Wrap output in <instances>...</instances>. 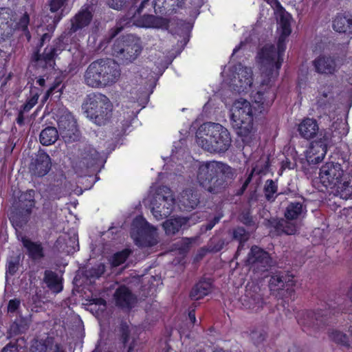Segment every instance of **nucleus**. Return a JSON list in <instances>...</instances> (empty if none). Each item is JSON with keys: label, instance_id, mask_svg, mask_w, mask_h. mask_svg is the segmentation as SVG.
<instances>
[{"label": "nucleus", "instance_id": "nucleus-1", "mask_svg": "<svg viewBox=\"0 0 352 352\" xmlns=\"http://www.w3.org/2000/svg\"><path fill=\"white\" fill-rule=\"evenodd\" d=\"M284 51V47L276 50L272 45L261 50L258 56L261 74L256 87L252 69L241 64L235 68L229 82L230 87L239 94H249L258 108L268 107L274 100V94L270 91V88L278 76Z\"/></svg>", "mask_w": 352, "mask_h": 352}, {"label": "nucleus", "instance_id": "nucleus-2", "mask_svg": "<svg viewBox=\"0 0 352 352\" xmlns=\"http://www.w3.org/2000/svg\"><path fill=\"white\" fill-rule=\"evenodd\" d=\"M255 109L256 107L243 98L234 100L229 108L232 126L245 144H250L257 138L254 124Z\"/></svg>", "mask_w": 352, "mask_h": 352}, {"label": "nucleus", "instance_id": "nucleus-3", "mask_svg": "<svg viewBox=\"0 0 352 352\" xmlns=\"http://www.w3.org/2000/svg\"><path fill=\"white\" fill-rule=\"evenodd\" d=\"M197 144L211 153L224 152L231 144L229 131L222 125L207 122L201 125L196 133Z\"/></svg>", "mask_w": 352, "mask_h": 352}, {"label": "nucleus", "instance_id": "nucleus-4", "mask_svg": "<svg viewBox=\"0 0 352 352\" xmlns=\"http://www.w3.org/2000/svg\"><path fill=\"white\" fill-rule=\"evenodd\" d=\"M347 122L342 118H337L330 128L324 132L322 139L313 142L307 152V160L310 164H318L324 157L328 147L340 141L349 133Z\"/></svg>", "mask_w": 352, "mask_h": 352}, {"label": "nucleus", "instance_id": "nucleus-5", "mask_svg": "<svg viewBox=\"0 0 352 352\" xmlns=\"http://www.w3.org/2000/svg\"><path fill=\"white\" fill-rule=\"evenodd\" d=\"M120 75L119 65L111 60L91 63L85 71V83L91 87H104L115 83Z\"/></svg>", "mask_w": 352, "mask_h": 352}, {"label": "nucleus", "instance_id": "nucleus-6", "mask_svg": "<svg viewBox=\"0 0 352 352\" xmlns=\"http://www.w3.org/2000/svg\"><path fill=\"white\" fill-rule=\"evenodd\" d=\"M86 116L98 126L105 125L112 116L113 105L109 99L101 94H89L83 104Z\"/></svg>", "mask_w": 352, "mask_h": 352}, {"label": "nucleus", "instance_id": "nucleus-7", "mask_svg": "<svg viewBox=\"0 0 352 352\" xmlns=\"http://www.w3.org/2000/svg\"><path fill=\"white\" fill-rule=\"evenodd\" d=\"M319 179L322 185L337 192L346 190L349 182L344 180V173L338 163L327 162L320 169Z\"/></svg>", "mask_w": 352, "mask_h": 352}, {"label": "nucleus", "instance_id": "nucleus-8", "mask_svg": "<svg viewBox=\"0 0 352 352\" xmlns=\"http://www.w3.org/2000/svg\"><path fill=\"white\" fill-rule=\"evenodd\" d=\"M131 236L135 243L141 247H151L158 242L156 229L142 217H137L133 223Z\"/></svg>", "mask_w": 352, "mask_h": 352}, {"label": "nucleus", "instance_id": "nucleus-9", "mask_svg": "<svg viewBox=\"0 0 352 352\" xmlns=\"http://www.w3.org/2000/svg\"><path fill=\"white\" fill-rule=\"evenodd\" d=\"M151 212L154 217L160 220L169 215L175 206V199L170 188H160L151 201Z\"/></svg>", "mask_w": 352, "mask_h": 352}, {"label": "nucleus", "instance_id": "nucleus-10", "mask_svg": "<svg viewBox=\"0 0 352 352\" xmlns=\"http://www.w3.org/2000/svg\"><path fill=\"white\" fill-rule=\"evenodd\" d=\"M223 164L217 162H208L201 164L199 167L197 180L201 186L210 192H216L213 185L217 182L216 177L223 170Z\"/></svg>", "mask_w": 352, "mask_h": 352}, {"label": "nucleus", "instance_id": "nucleus-11", "mask_svg": "<svg viewBox=\"0 0 352 352\" xmlns=\"http://www.w3.org/2000/svg\"><path fill=\"white\" fill-rule=\"evenodd\" d=\"M265 1L272 7L278 18L277 30L279 34L278 47H284L285 49L284 41L291 34V21L292 17L289 13L284 10L278 0Z\"/></svg>", "mask_w": 352, "mask_h": 352}, {"label": "nucleus", "instance_id": "nucleus-12", "mask_svg": "<svg viewBox=\"0 0 352 352\" xmlns=\"http://www.w3.org/2000/svg\"><path fill=\"white\" fill-rule=\"evenodd\" d=\"M247 263L254 270L265 271L272 261L267 252L255 246L252 248Z\"/></svg>", "mask_w": 352, "mask_h": 352}, {"label": "nucleus", "instance_id": "nucleus-13", "mask_svg": "<svg viewBox=\"0 0 352 352\" xmlns=\"http://www.w3.org/2000/svg\"><path fill=\"white\" fill-rule=\"evenodd\" d=\"M125 43L124 48L120 53L123 54L126 61L131 63L140 54L142 50V43L140 38L133 36H129Z\"/></svg>", "mask_w": 352, "mask_h": 352}, {"label": "nucleus", "instance_id": "nucleus-14", "mask_svg": "<svg viewBox=\"0 0 352 352\" xmlns=\"http://www.w3.org/2000/svg\"><path fill=\"white\" fill-rule=\"evenodd\" d=\"M50 168L51 159L50 156L44 152H39L31 163L30 170L32 174L42 177L48 173Z\"/></svg>", "mask_w": 352, "mask_h": 352}, {"label": "nucleus", "instance_id": "nucleus-15", "mask_svg": "<svg viewBox=\"0 0 352 352\" xmlns=\"http://www.w3.org/2000/svg\"><path fill=\"white\" fill-rule=\"evenodd\" d=\"M314 65L320 74H333L338 70L336 60L330 56H318L314 60Z\"/></svg>", "mask_w": 352, "mask_h": 352}, {"label": "nucleus", "instance_id": "nucleus-16", "mask_svg": "<svg viewBox=\"0 0 352 352\" xmlns=\"http://www.w3.org/2000/svg\"><path fill=\"white\" fill-rule=\"evenodd\" d=\"M58 126L63 138H71L76 131V122L69 113H65L58 119Z\"/></svg>", "mask_w": 352, "mask_h": 352}, {"label": "nucleus", "instance_id": "nucleus-17", "mask_svg": "<svg viewBox=\"0 0 352 352\" xmlns=\"http://www.w3.org/2000/svg\"><path fill=\"white\" fill-rule=\"evenodd\" d=\"M78 236L73 233L72 235L64 234L58 237L56 243V247L60 251L71 254L77 250Z\"/></svg>", "mask_w": 352, "mask_h": 352}, {"label": "nucleus", "instance_id": "nucleus-18", "mask_svg": "<svg viewBox=\"0 0 352 352\" xmlns=\"http://www.w3.org/2000/svg\"><path fill=\"white\" fill-rule=\"evenodd\" d=\"M298 130L302 138L311 139L317 134L319 127L316 120L307 118L299 124Z\"/></svg>", "mask_w": 352, "mask_h": 352}, {"label": "nucleus", "instance_id": "nucleus-19", "mask_svg": "<svg viewBox=\"0 0 352 352\" xmlns=\"http://www.w3.org/2000/svg\"><path fill=\"white\" fill-rule=\"evenodd\" d=\"M35 192L33 190H27L21 194L19 199L22 215L29 216L35 206Z\"/></svg>", "mask_w": 352, "mask_h": 352}, {"label": "nucleus", "instance_id": "nucleus-20", "mask_svg": "<svg viewBox=\"0 0 352 352\" xmlns=\"http://www.w3.org/2000/svg\"><path fill=\"white\" fill-rule=\"evenodd\" d=\"M189 221V218H171L163 223V228L166 234L171 235L177 232L180 228L185 227L187 224L190 225V223Z\"/></svg>", "mask_w": 352, "mask_h": 352}, {"label": "nucleus", "instance_id": "nucleus-21", "mask_svg": "<svg viewBox=\"0 0 352 352\" xmlns=\"http://www.w3.org/2000/svg\"><path fill=\"white\" fill-rule=\"evenodd\" d=\"M115 299L118 305L122 307H131L135 302V298L125 287H120L115 294Z\"/></svg>", "mask_w": 352, "mask_h": 352}, {"label": "nucleus", "instance_id": "nucleus-22", "mask_svg": "<svg viewBox=\"0 0 352 352\" xmlns=\"http://www.w3.org/2000/svg\"><path fill=\"white\" fill-rule=\"evenodd\" d=\"M91 14L87 9L82 10L72 20L71 30L76 32L80 28L87 25L91 19Z\"/></svg>", "mask_w": 352, "mask_h": 352}, {"label": "nucleus", "instance_id": "nucleus-23", "mask_svg": "<svg viewBox=\"0 0 352 352\" xmlns=\"http://www.w3.org/2000/svg\"><path fill=\"white\" fill-rule=\"evenodd\" d=\"M179 203L187 210L193 209L199 203L198 196L191 190H186L182 192L179 199Z\"/></svg>", "mask_w": 352, "mask_h": 352}, {"label": "nucleus", "instance_id": "nucleus-24", "mask_svg": "<svg viewBox=\"0 0 352 352\" xmlns=\"http://www.w3.org/2000/svg\"><path fill=\"white\" fill-rule=\"evenodd\" d=\"M210 291L211 283L209 281H200L192 289L190 297L194 300H199L209 294Z\"/></svg>", "mask_w": 352, "mask_h": 352}, {"label": "nucleus", "instance_id": "nucleus-25", "mask_svg": "<svg viewBox=\"0 0 352 352\" xmlns=\"http://www.w3.org/2000/svg\"><path fill=\"white\" fill-rule=\"evenodd\" d=\"M58 133L56 128L49 126L43 129L40 134V142L43 145L54 144L58 139Z\"/></svg>", "mask_w": 352, "mask_h": 352}, {"label": "nucleus", "instance_id": "nucleus-26", "mask_svg": "<svg viewBox=\"0 0 352 352\" xmlns=\"http://www.w3.org/2000/svg\"><path fill=\"white\" fill-rule=\"evenodd\" d=\"M45 281L48 287L56 293H58L63 289L61 278L52 272H45Z\"/></svg>", "mask_w": 352, "mask_h": 352}, {"label": "nucleus", "instance_id": "nucleus-27", "mask_svg": "<svg viewBox=\"0 0 352 352\" xmlns=\"http://www.w3.org/2000/svg\"><path fill=\"white\" fill-rule=\"evenodd\" d=\"M22 242L32 258L36 259L43 256V248L41 244L32 242L28 239H23Z\"/></svg>", "mask_w": 352, "mask_h": 352}, {"label": "nucleus", "instance_id": "nucleus-28", "mask_svg": "<svg viewBox=\"0 0 352 352\" xmlns=\"http://www.w3.org/2000/svg\"><path fill=\"white\" fill-rule=\"evenodd\" d=\"M352 19L346 16H338L333 21V29L339 32H345L351 30Z\"/></svg>", "mask_w": 352, "mask_h": 352}, {"label": "nucleus", "instance_id": "nucleus-29", "mask_svg": "<svg viewBox=\"0 0 352 352\" xmlns=\"http://www.w3.org/2000/svg\"><path fill=\"white\" fill-rule=\"evenodd\" d=\"M167 25L165 19L153 15L144 16L142 26L144 28H162Z\"/></svg>", "mask_w": 352, "mask_h": 352}, {"label": "nucleus", "instance_id": "nucleus-30", "mask_svg": "<svg viewBox=\"0 0 352 352\" xmlns=\"http://www.w3.org/2000/svg\"><path fill=\"white\" fill-rule=\"evenodd\" d=\"M302 212V206L300 203H292L288 206L285 212L287 219H297Z\"/></svg>", "mask_w": 352, "mask_h": 352}, {"label": "nucleus", "instance_id": "nucleus-31", "mask_svg": "<svg viewBox=\"0 0 352 352\" xmlns=\"http://www.w3.org/2000/svg\"><path fill=\"white\" fill-rule=\"evenodd\" d=\"M40 96L37 88L34 87L30 91V96L23 106V111H29L36 103Z\"/></svg>", "mask_w": 352, "mask_h": 352}, {"label": "nucleus", "instance_id": "nucleus-32", "mask_svg": "<svg viewBox=\"0 0 352 352\" xmlns=\"http://www.w3.org/2000/svg\"><path fill=\"white\" fill-rule=\"evenodd\" d=\"M99 159V153L94 148L89 149L88 153H85L83 155V163L87 166H92L96 164Z\"/></svg>", "mask_w": 352, "mask_h": 352}, {"label": "nucleus", "instance_id": "nucleus-33", "mask_svg": "<svg viewBox=\"0 0 352 352\" xmlns=\"http://www.w3.org/2000/svg\"><path fill=\"white\" fill-rule=\"evenodd\" d=\"M130 254L129 250H124L122 252L115 254L111 259V263L113 266H118L123 263Z\"/></svg>", "mask_w": 352, "mask_h": 352}, {"label": "nucleus", "instance_id": "nucleus-34", "mask_svg": "<svg viewBox=\"0 0 352 352\" xmlns=\"http://www.w3.org/2000/svg\"><path fill=\"white\" fill-rule=\"evenodd\" d=\"M19 256L11 257L8 261L6 272L10 275H14L19 269Z\"/></svg>", "mask_w": 352, "mask_h": 352}, {"label": "nucleus", "instance_id": "nucleus-35", "mask_svg": "<svg viewBox=\"0 0 352 352\" xmlns=\"http://www.w3.org/2000/svg\"><path fill=\"white\" fill-rule=\"evenodd\" d=\"M60 19V16L56 14L54 16H45L43 19V22L46 23L47 30L48 31H52Z\"/></svg>", "mask_w": 352, "mask_h": 352}, {"label": "nucleus", "instance_id": "nucleus-36", "mask_svg": "<svg viewBox=\"0 0 352 352\" xmlns=\"http://www.w3.org/2000/svg\"><path fill=\"white\" fill-rule=\"evenodd\" d=\"M234 237L240 241V245L237 252V254H239L242 248L241 243L245 241L248 239V234L243 228H238L234 231Z\"/></svg>", "mask_w": 352, "mask_h": 352}, {"label": "nucleus", "instance_id": "nucleus-37", "mask_svg": "<svg viewBox=\"0 0 352 352\" xmlns=\"http://www.w3.org/2000/svg\"><path fill=\"white\" fill-rule=\"evenodd\" d=\"M277 186L272 180H267L265 186V195L267 199L273 197L274 194L276 192Z\"/></svg>", "mask_w": 352, "mask_h": 352}, {"label": "nucleus", "instance_id": "nucleus-38", "mask_svg": "<svg viewBox=\"0 0 352 352\" xmlns=\"http://www.w3.org/2000/svg\"><path fill=\"white\" fill-rule=\"evenodd\" d=\"M331 337L336 342L346 344L349 342V338L346 335L339 331H335L331 333Z\"/></svg>", "mask_w": 352, "mask_h": 352}, {"label": "nucleus", "instance_id": "nucleus-39", "mask_svg": "<svg viewBox=\"0 0 352 352\" xmlns=\"http://www.w3.org/2000/svg\"><path fill=\"white\" fill-rule=\"evenodd\" d=\"M318 101L321 104L323 103L322 101L328 100L331 98V92L329 87H323L318 94Z\"/></svg>", "mask_w": 352, "mask_h": 352}, {"label": "nucleus", "instance_id": "nucleus-40", "mask_svg": "<svg viewBox=\"0 0 352 352\" xmlns=\"http://www.w3.org/2000/svg\"><path fill=\"white\" fill-rule=\"evenodd\" d=\"M131 0H107V5L115 10H120Z\"/></svg>", "mask_w": 352, "mask_h": 352}, {"label": "nucleus", "instance_id": "nucleus-41", "mask_svg": "<svg viewBox=\"0 0 352 352\" xmlns=\"http://www.w3.org/2000/svg\"><path fill=\"white\" fill-rule=\"evenodd\" d=\"M70 0H52L50 3V11L55 13Z\"/></svg>", "mask_w": 352, "mask_h": 352}, {"label": "nucleus", "instance_id": "nucleus-42", "mask_svg": "<svg viewBox=\"0 0 352 352\" xmlns=\"http://www.w3.org/2000/svg\"><path fill=\"white\" fill-rule=\"evenodd\" d=\"M283 232L287 234H294L296 232L298 227L296 224L285 221L284 224H281Z\"/></svg>", "mask_w": 352, "mask_h": 352}, {"label": "nucleus", "instance_id": "nucleus-43", "mask_svg": "<svg viewBox=\"0 0 352 352\" xmlns=\"http://www.w3.org/2000/svg\"><path fill=\"white\" fill-rule=\"evenodd\" d=\"M270 285L272 289L273 288V287H278V288L283 287V277L279 274H276L273 276L270 279Z\"/></svg>", "mask_w": 352, "mask_h": 352}, {"label": "nucleus", "instance_id": "nucleus-44", "mask_svg": "<svg viewBox=\"0 0 352 352\" xmlns=\"http://www.w3.org/2000/svg\"><path fill=\"white\" fill-rule=\"evenodd\" d=\"M262 163L264 164V166L262 167V168H258V165L256 166V167H254L253 169H252V171L251 173V174L250 175V176L248 177V178L246 179L245 182V185H248V183L250 182L251 180V178H252V174L254 173H265V170L267 168V161L265 160L262 162Z\"/></svg>", "mask_w": 352, "mask_h": 352}, {"label": "nucleus", "instance_id": "nucleus-45", "mask_svg": "<svg viewBox=\"0 0 352 352\" xmlns=\"http://www.w3.org/2000/svg\"><path fill=\"white\" fill-rule=\"evenodd\" d=\"M91 302V306H98V311H103L106 308V302L102 298H93Z\"/></svg>", "mask_w": 352, "mask_h": 352}, {"label": "nucleus", "instance_id": "nucleus-46", "mask_svg": "<svg viewBox=\"0 0 352 352\" xmlns=\"http://www.w3.org/2000/svg\"><path fill=\"white\" fill-rule=\"evenodd\" d=\"M56 55V50L52 48H47L45 51L43 57L45 60L48 63L51 62L52 59L54 58V56Z\"/></svg>", "mask_w": 352, "mask_h": 352}, {"label": "nucleus", "instance_id": "nucleus-47", "mask_svg": "<svg viewBox=\"0 0 352 352\" xmlns=\"http://www.w3.org/2000/svg\"><path fill=\"white\" fill-rule=\"evenodd\" d=\"M104 272V266L102 264L99 265L97 269H93L90 272V276L93 277H99Z\"/></svg>", "mask_w": 352, "mask_h": 352}, {"label": "nucleus", "instance_id": "nucleus-48", "mask_svg": "<svg viewBox=\"0 0 352 352\" xmlns=\"http://www.w3.org/2000/svg\"><path fill=\"white\" fill-rule=\"evenodd\" d=\"M20 302L18 300H10L8 303V311L10 312H13L16 310L18 307L19 306Z\"/></svg>", "mask_w": 352, "mask_h": 352}, {"label": "nucleus", "instance_id": "nucleus-49", "mask_svg": "<svg viewBox=\"0 0 352 352\" xmlns=\"http://www.w3.org/2000/svg\"><path fill=\"white\" fill-rule=\"evenodd\" d=\"M29 23V18L28 16L26 14H24L19 22V27L21 28L23 30H25L27 28L28 24Z\"/></svg>", "mask_w": 352, "mask_h": 352}, {"label": "nucleus", "instance_id": "nucleus-50", "mask_svg": "<svg viewBox=\"0 0 352 352\" xmlns=\"http://www.w3.org/2000/svg\"><path fill=\"white\" fill-rule=\"evenodd\" d=\"M166 2V0H154L153 5L154 8H160L161 7L164 6V3Z\"/></svg>", "mask_w": 352, "mask_h": 352}, {"label": "nucleus", "instance_id": "nucleus-51", "mask_svg": "<svg viewBox=\"0 0 352 352\" xmlns=\"http://www.w3.org/2000/svg\"><path fill=\"white\" fill-rule=\"evenodd\" d=\"M10 220L11 221V222L14 224L16 223V220H17V216L16 214H14V213H11L10 214Z\"/></svg>", "mask_w": 352, "mask_h": 352}, {"label": "nucleus", "instance_id": "nucleus-52", "mask_svg": "<svg viewBox=\"0 0 352 352\" xmlns=\"http://www.w3.org/2000/svg\"><path fill=\"white\" fill-rule=\"evenodd\" d=\"M188 316H189V319L191 321V322L195 323L196 321L195 313L193 311L190 312L188 314Z\"/></svg>", "mask_w": 352, "mask_h": 352}, {"label": "nucleus", "instance_id": "nucleus-53", "mask_svg": "<svg viewBox=\"0 0 352 352\" xmlns=\"http://www.w3.org/2000/svg\"><path fill=\"white\" fill-rule=\"evenodd\" d=\"M54 89H55V87L54 86V87H50L47 90V91L46 92L45 96V100H47L50 97V96L52 94V91Z\"/></svg>", "mask_w": 352, "mask_h": 352}, {"label": "nucleus", "instance_id": "nucleus-54", "mask_svg": "<svg viewBox=\"0 0 352 352\" xmlns=\"http://www.w3.org/2000/svg\"><path fill=\"white\" fill-rule=\"evenodd\" d=\"M45 79H44V78H38V79L37 80V83H38L40 86H41V87L44 86V85H45Z\"/></svg>", "mask_w": 352, "mask_h": 352}, {"label": "nucleus", "instance_id": "nucleus-55", "mask_svg": "<svg viewBox=\"0 0 352 352\" xmlns=\"http://www.w3.org/2000/svg\"><path fill=\"white\" fill-rule=\"evenodd\" d=\"M17 122L20 124H21L23 123V117L21 115H20L19 116V118H17Z\"/></svg>", "mask_w": 352, "mask_h": 352}, {"label": "nucleus", "instance_id": "nucleus-56", "mask_svg": "<svg viewBox=\"0 0 352 352\" xmlns=\"http://www.w3.org/2000/svg\"><path fill=\"white\" fill-rule=\"evenodd\" d=\"M242 44H240L239 46H236L234 50H233V54H235L236 52H238L239 50V49L241 48V45Z\"/></svg>", "mask_w": 352, "mask_h": 352}, {"label": "nucleus", "instance_id": "nucleus-57", "mask_svg": "<svg viewBox=\"0 0 352 352\" xmlns=\"http://www.w3.org/2000/svg\"><path fill=\"white\" fill-rule=\"evenodd\" d=\"M48 37H49L48 34L47 33H44L42 36V38H41L42 41H43L45 38H47Z\"/></svg>", "mask_w": 352, "mask_h": 352}, {"label": "nucleus", "instance_id": "nucleus-58", "mask_svg": "<svg viewBox=\"0 0 352 352\" xmlns=\"http://www.w3.org/2000/svg\"><path fill=\"white\" fill-rule=\"evenodd\" d=\"M146 3V1H144L142 3V7H144Z\"/></svg>", "mask_w": 352, "mask_h": 352}, {"label": "nucleus", "instance_id": "nucleus-59", "mask_svg": "<svg viewBox=\"0 0 352 352\" xmlns=\"http://www.w3.org/2000/svg\"><path fill=\"white\" fill-rule=\"evenodd\" d=\"M214 352H225V351L221 349V350L214 351Z\"/></svg>", "mask_w": 352, "mask_h": 352}, {"label": "nucleus", "instance_id": "nucleus-60", "mask_svg": "<svg viewBox=\"0 0 352 352\" xmlns=\"http://www.w3.org/2000/svg\"><path fill=\"white\" fill-rule=\"evenodd\" d=\"M56 352H64V351H63L60 350V349L58 348V349H57V351H56Z\"/></svg>", "mask_w": 352, "mask_h": 352}, {"label": "nucleus", "instance_id": "nucleus-61", "mask_svg": "<svg viewBox=\"0 0 352 352\" xmlns=\"http://www.w3.org/2000/svg\"><path fill=\"white\" fill-rule=\"evenodd\" d=\"M38 30H40V29H42V30H43V25L38 26Z\"/></svg>", "mask_w": 352, "mask_h": 352}]
</instances>
